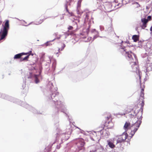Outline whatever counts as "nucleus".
<instances>
[{
	"mask_svg": "<svg viewBox=\"0 0 152 152\" xmlns=\"http://www.w3.org/2000/svg\"><path fill=\"white\" fill-rule=\"evenodd\" d=\"M121 49L123 50L122 51V54L125 55L127 57V59L129 61L130 64L131 65V71L135 72L138 75L139 77L140 83L141 85V81L140 76L141 72L139 70V67L136 63L137 61V56L131 51H126V50L124 49V48H121Z\"/></svg>",
	"mask_w": 152,
	"mask_h": 152,
	"instance_id": "obj_1",
	"label": "nucleus"
},
{
	"mask_svg": "<svg viewBox=\"0 0 152 152\" xmlns=\"http://www.w3.org/2000/svg\"><path fill=\"white\" fill-rule=\"evenodd\" d=\"M141 123V121H137L135 123L131 125L130 122L126 121L124 124V128L126 131L129 129H132L131 133L133 136L139 127Z\"/></svg>",
	"mask_w": 152,
	"mask_h": 152,
	"instance_id": "obj_2",
	"label": "nucleus"
},
{
	"mask_svg": "<svg viewBox=\"0 0 152 152\" xmlns=\"http://www.w3.org/2000/svg\"><path fill=\"white\" fill-rule=\"evenodd\" d=\"M9 28V21L8 20H6L4 24L3 29L2 31V34L0 40L4 39L7 35L8 31Z\"/></svg>",
	"mask_w": 152,
	"mask_h": 152,
	"instance_id": "obj_3",
	"label": "nucleus"
},
{
	"mask_svg": "<svg viewBox=\"0 0 152 152\" xmlns=\"http://www.w3.org/2000/svg\"><path fill=\"white\" fill-rule=\"evenodd\" d=\"M128 135L126 132H123L121 134L116 136L117 143L124 142L126 139Z\"/></svg>",
	"mask_w": 152,
	"mask_h": 152,
	"instance_id": "obj_4",
	"label": "nucleus"
},
{
	"mask_svg": "<svg viewBox=\"0 0 152 152\" xmlns=\"http://www.w3.org/2000/svg\"><path fill=\"white\" fill-rule=\"evenodd\" d=\"M114 125V124L112 121V119H111L110 121H109L108 122H105L104 124L101 126V131L103 130L104 127H107L108 129H111L113 127Z\"/></svg>",
	"mask_w": 152,
	"mask_h": 152,
	"instance_id": "obj_5",
	"label": "nucleus"
},
{
	"mask_svg": "<svg viewBox=\"0 0 152 152\" xmlns=\"http://www.w3.org/2000/svg\"><path fill=\"white\" fill-rule=\"evenodd\" d=\"M85 142L83 139H80L77 140V142L76 143V145L79 150L84 149L83 146Z\"/></svg>",
	"mask_w": 152,
	"mask_h": 152,
	"instance_id": "obj_6",
	"label": "nucleus"
},
{
	"mask_svg": "<svg viewBox=\"0 0 152 152\" xmlns=\"http://www.w3.org/2000/svg\"><path fill=\"white\" fill-rule=\"evenodd\" d=\"M145 87V86H144L143 85V87H142L141 85V89L140 94V99H141V100H142V103L141 104V107H143L144 104V101L143 100L144 99V91Z\"/></svg>",
	"mask_w": 152,
	"mask_h": 152,
	"instance_id": "obj_7",
	"label": "nucleus"
},
{
	"mask_svg": "<svg viewBox=\"0 0 152 152\" xmlns=\"http://www.w3.org/2000/svg\"><path fill=\"white\" fill-rule=\"evenodd\" d=\"M65 44L63 43L59 44L58 46V51L57 52L55 51L54 53L57 55V57L59 56L58 53H60V51L63 50L65 47Z\"/></svg>",
	"mask_w": 152,
	"mask_h": 152,
	"instance_id": "obj_8",
	"label": "nucleus"
},
{
	"mask_svg": "<svg viewBox=\"0 0 152 152\" xmlns=\"http://www.w3.org/2000/svg\"><path fill=\"white\" fill-rule=\"evenodd\" d=\"M146 72H148L152 69V63L148 61L145 66Z\"/></svg>",
	"mask_w": 152,
	"mask_h": 152,
	"instance_id": "obj_9",
	"label": "nucleus"
},
{
	"mask_svg": "<svg viewBox=\"0 0 152 152\" xmlns=\"http://www.w3.org/2000/svg\"><path fill=\"white\" fill-rule=\"evenodd\" d=\"M141 21L143 23V24L141 26L142 28L144 29L147 26V23L148 22V20L146 19L143 18L142 19Z\"/></svg>",
	"mask_w": 152,
	"mask_h": 152,
	"instance_id": "obj_10",
	"label": "nucleus"
},
{
	"mask_svg": "<svg viewBox=\"0 0 152 152\" xmlns=\"http://www.w3.org/2000/svg\"><path fill=\"white\" fill-rule=\"evenodd\" d=\"M72 131V128L71 124L67 126L66 129V132L68 134H70Z\"/></svg>",
	"mask_w": 152,
	"mask_h": 152,
	"instance_id": "obj_11",
	"label": "nucleus"
},
{
	"mask_svg": "<svg viewBox=\"0 0 152 152\" xmlns=\"http://www.w3.org/2000/svg\"><path fill=\"white\" fill-rule=\"evenodd\" d=\"M46 18H42V16H41L36 20V24H41Z\"/></svg>",
	"mask_w": 152,
	"mask_h": 152,
	"instance_id": "obj_12",
	"label": "nucleus"
},
{
	"mask_svg": "<svg viewBox=\"0 0 152 152\" xmlns=\"http://www.w3.org/2000/svg\"><path fill=\"white\" fill-rule=\"evenodd\" d=\"M27 53H22L15 55L14 57V59H19L21 58V57L23 55H27Z\"/></svg>",
	"mask_w": 152,
	"mask_h": 152,
	"instance_id": "obj_13",
	"label": "nucleus"
},
{
	"mask_svg": "<svg viewBox=\"0 0 152 152\" xmlns=\"http://www.w3.org/2000/svg\"><path fill=\"white\" fill-rule=\"evenodd\" d=\"M132 39L134 42H136L139 40V36L136 35H134L132 37Z\"/></svg>",
	"mask_w": 152,
	"mask_h": 152,
	"instance_id": "obj_14",
	"label": "nucleus"
},
{
	"mask_svg": "<svg viewBox=\"0 0 152 152\" xmlns=\"http://www.w3.org/2000/svg\"><path fill=\"white\" fill-rule=\"evenodd\" d=\"M31 51H30L29 53H28V54L27 55H28L27 56L25 57L24 58H23V59H20V60L21 61H28V59L29 58V56L31 54Z\"/></svg>",
	"mask_w": 152,
	"mask_h": 152,
	"instance_id": "obj_15",
	"label": "nucleus"
},
{
	"mask_svg": "<svg viewBox=\"0 0 152 152\" xmlns=\"http://www.w3.org/2000/svg\"><path fill=\"white\" fill-rule=\"evenodd\" d=\"M107 142L108 145L110 148H113L115 147V145L113 144V143L110 142V140H107Z\"/></svg>",
	"mask_w": 152,
	"mask_h": 152,
	"instance_id": "obj_16",
	"label": "nucleus"
},
{
	"mask_svg": "<svg viewBox=\"0 0 152 152\" xmlns=\"http://www.w3.org/2000/svg\"><path fill=\"white\" fill-rule=\"evenodd\" d=\"M105 119L106 121L109 120L110 119L111 120V115L110 113H107L105 115Z\"/></svg>",
	"mask_w": 152,
	"mask_h": 152,
	"instance_id": "obj_17",
	"label": "nucleus"
},
{
	"mask_svg": "<svg viewBox=\"0 0 152 152\" xmlns=\"http://www.w3.org/2000/svg\"><path fill=\"white\" fill-rule=\"evenodd\" d=\"M66 12L71 15V16H72V12H69L68 9V7L67 6V5H66Z\"/></svg>",
	"mask_w": 152,
	"mask_h": 152,
	"instance_id": "obj_18",
	"label": "nucleus"
},
{
	"mask_svg": "<svg viewBox=\"0 0 152 152\" xmlns=\"http://www.w3.org/2000/svg\"><path fill=\"white\" fill-rule=\"evenodd\" d=\"M73 1L74 0H66V2L67 4L70 5V3Z\"/></svg>",
	"mask_w": 152,
	"mask_h": 152,
	"instance_id": "obj_19",
	"label": "nucleus"
},
{
	"mask_svg": "<svg viewBox=\"0 0 152 152\" xmlns=\"http://www.w3.org/2000/svg\"><path fill=\"white\" fill-rule=\"evenodd\" d=\"M104 1L105 2H107V0H97V1L99 3H101V2L103 1Z\"/></svg>",
	"mask_w": 152,
	"mask_h": 152,
	"instance_id": "obj_20",
	"label": "nucleus"
},
{
	"mask_svg": "<svg viewBox=\"0 0 152 152\" xmlns=\"http://www.w3.org/2000/svg\"><path fill=\"white\" fill-rule=\"evenodd\" d=\"M69 30H71L73 29V27L71 26H69L68 28Z\"/></svg>",
	"mask_w": 152,
	"mask_h": 152,
	"instance_id": "obj_21",
	"label": "nucleus"
},
{
	"mask_svg": "<svg viewBox=\"0 0 152 152\" xmlns=\"http://www.w3.org/2000/svg\"><path fill=\"white\" fill-rule=\"evenodd\" d=\"M151 16H149L147 17V20H148V21L151 20Z\"/></svg>",
	"mask_w": 152,
	"mask_h": 152,
	"instance_id": "obj_22",
	"label": "nucleus"
},
{
	"mask_svg": "<svg viewBox=\"0 0 152 152\" xmlns=\"http://www.w3.org/2000/svg\"><path fill=\"white\" fill-rule=\"evenodd\" d=\"M148 55L150 56L152 55V50H150L148 53Z\"/></svg>",
	"mask_w": 152,
	"mask_h": 152,
	"instance_id": "obj_23",
	"label": "nucleus"
},
{
	"mask_svg": "<svg viewBox=\"0 0 152 152\" xmlns=\"http://www.w3.org/2000/svg\"><path fill=\"white\" fill-rule=\"evenodd\" d=\"M38 82V79L37 78H36V83H37Z\"/></svg>",
	"mask_w": 152,
	"mask_h": 152,
	"instance_id": "obj_24",
	"label": "nucleus"
},
{
	"mask_svg": "<svg viewBox=\"0 0 152 152\" xmlns=\"http://www.w3.org/2000/svg\"><path fill=\"white\" fill-rule=\"evenodd\" d=\"M150 30L151 31H152V26L150 28Z\"/></svg>",
	"mask_w": 152,
	"mask_h": 152,
	"instance_id": "obj_25",
	"label": "nucleus"
},
{
	"mask_svg": "<svg viewBox=\"0 0 152 152\" xmlns=\"http://www.w3.org/2000/svg\"><path fill=\"white\" fill-rule=\"evenodd\" d=\"M72 34H73V33H71L70 34L72 35Z\"/></svg>",
	"mask_w": 152,
	"mask_h": 152,
	"instance_id": "obj_26",
	"label": "nucleus"
},
{
	"mask_svg": "<svg viewBox=\"0 0 152 152\" xmlns=\"http://www.w3.org/2000/svg\"><path fill=\"white\" fill-rule=\"evenodd\" d=\"M94 39H95V38H96V37H94Z\"/></svg>",
	"mask_w": 152,
	"mask_h": 152,
	"instance_id": "obj_27",
	"label": "nucleus"
},
{
	"mask_svg": "<svg viewBox=\"0 0 152 152\" xmlns=\"http://www.w3.org/2000/svg\"><path fill=\"white\" fill-rule=\"evenodd\" d=\"M1 33V32H0V33Z\"/></svg>",
	"mask_w": 152,
	"mask_h": 152,
	"instance_id": "obj_28",
	"label": "nucleus"
}]
</instances>
